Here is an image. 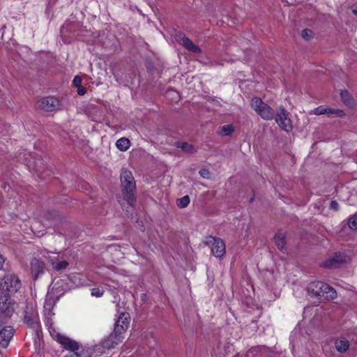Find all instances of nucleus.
Segmentation results:
<instances>
[{
  "label": "nucleus",
  "instance_id": "1",
  "mask_svg": "<svg viewBox=\"0 0 357 357\" xmlns=\"http://www.w3.org/2000/svg\"><path fill=\"white\" fill-rule=\"evenodd\" d=\"M130 319L129 313H121L114 324V331L109 335V340L106 342V346L107 347H114V344H117L122 340L121 335L128 329L130 324Z\"/></svg>",
  "mask_w": 357,
  "mask_h": 357
},
{
  "label": "nucleus",
  "instance_id": "2",
  "mask_svg": "<svg viewBox=\"0 0 357 357\" xmlns=\"http://www.w3.org/2000/svg\"><path fill=\"white\" fill-rule=\"evenodd\" d=\"M121 182L123 199L130 206H133L135 203V197L133 193L135 190V182L131 172L127 169L122 171Z\"/></svg>",
  "mask_w": 357,
  "mask_h": 357
},
{
  "label": "nucleus",
  "instance_id": "3",
  "mask_svg": "<svg viewBox=\"0 0 357 357\" xmlns=\"http://www.w3.org/2000/svg\"><path fill=\"white\" fill-rule=\"evenodd\" d=\"M307 291L310 295L319 298L333 300L337 297L334 288L319 281L310 282L307 287Z\"/></svg>",
  "mask_w": 357,
  "mask_h": 357
},
{
  "label": "nucleus",
  "instance_id": "4",
  "mask_svg": "<svg viewBox=\"0 0 357 357\" xmlns=\"http://www.w3.org/2000/svg\"><path fill=\"white\" fill-rule=\"evenodd\" d=\"M24 322L32 330L36 336H39L40 332V324L38 314L33 305H27L24 310Z\"/></svg>",
  "mask_w": 357,
  "mask_h": 357
},
{
  "label": "nucleus",
  "instance_id": "5",
  "mask_svg": "<svg viewBox=\"0 0 357 357\" xmlns=\"http://www.w3.org/2000/svg\"><path fill=\"white\" fill-rule=\"evenodd\" d=\"M21 287V281L16 275H6L1 283V289L5 294L16 293Z\"/></svg>",
  "mask_w": 357,
  "mask_h": 357
},
{
  "label": "nucleus",
  "instance_id": "6",
  "mask_svg": "<svg viewBox=\"0 0 357 357\" xmlns=\"http://www.w3.org/2000/svg\"><path fill=\"white\" fill-rule=\"evenodd\" d=\"M206 245L211 248V252L217 258H222L226 252L224 241L220 238L208 236L205 241Z\"/></svg>",
  "mask_w": 357,
  "mask_h": 357
},
{
  "label": "nucleus",
  "instance_id": "7",
  "mask_svg": "<svg viewBox=\"0 0 357 357\" xmlns=\"http://www.w3.org/2000/svg\"><path fill=\"white\" fill-rule=\"evenodd\" d=\"M279 127L286 131L290 132L292 128V123L289 113L283 107H280L276 112L274 119Z\"/></svg>",
  "mask_w": 357,
  "mask_h": 357
},
{
  "label": "nucleus",
  "instance_id": "8",
  "mask_svg": "<svg viewBox=\"0 0 357 357\" xmlns=\"http://www.w3.org/2000/svg\"><path fill=\"white\" fill-rule=\"evenodd\" d=\"M349 258L344 253L335 252L324 262L323 266L329 268H336L347 263Z\"/></svg>",
  "mask_w": 357,
  "mask_h": 357
},
{
  "label": "nucleus",
  "instance_id": "9",
  "mask_svg": "<svg viewBox=\"0 0 357 357\" xmlns=\"http://www.w3.org/2000/svg\"><path fill=\"white\" fill-rule=\"evenodd\" d=\"M36 105L45 111L53 112L59 108V101L54 97H46L38 100Z\"/></svg>",
  "mask_w": 357,
  "mask_h": 357
},
{
  "label": "nucleus",
  "instance_id": "10",
  "mask_svg": "<svg viewBox=\"0 0 357 357\" xmlns=\"http://www.w3.org/2000/svg\"><path fill=\"white\" fill-rule=\"evenodd\" d=\"M176 40L181 42L183 46L188 51L193 53H201V49L193 43V42L188 38H187L183 32H178L176 35Z\"/></svg>",
  "mask_w": 357,
  "mask_h": 357
},
{
  "label": "nucleus",
  "instance_id": "11",
  "mask_svg": "<svg viewBox=\"0 0 357 357\" xmlns=\"http://www.w3.org/2000/svg\"><path fill=\"white\" fill-rule=\"evenodd\" d=\"M57 342L59 344H61V346L65 349L69 350L71 351L75 352L79 348V345L78 342H77L76 341H75L68 337H66V336H63L61 335H58Z\"/></svg>",
  "mask_w": 357,
  "mask_h": 357
},
{
  "label": "nucleus",
  "instance_id": "12",
  "mask_svg": "<svg viewBox=\"0 0 357 357\" xmlns=\"http://www.w3.org/2000/svg\"><path fill=\"white\" fill-rule=\"evenodd\" d=\"M14 330L10 326H6L0 331V347H8L11 338L13 336Z\"/></svg>",
  "mask_w": 357,
  "mask_h": 357
},
{
  "label": "nucleus",
  "instance_id": "13",
  "mask_svg": "<svg viewBox=\"0 0 357 357\" xmlns=\"http://www.w3.org/2000/svg\"><path fill=\"white\" fill-rule=\"evenodd\" d=\"M45 263L38 259H33L31 261V275L34 280H36L40 273L44 272Z\"/></svg>",
  "mask_w": 357,
  "mask_h": 357
},
{
  "label": "nucleus",
  "instance_id": "14",
  "mask_svg": "<svg viewBox=\"0 0 357 357\" xmlns=\"http://www.w3.org/2000/svg\"><path fill=\"white\" fill-rule=\"evenodd\" d=\"M266 103H265L261 98L255 97L253 98L250 101L251 107L260 116L262 112V109H264V106H266Z\"/></svg>",
  "mask_w": 357,
  "mask_h": 357
},
{
  "label": "nucleus",
  "instance_id": "15",
  "mask_svg": "<svg viewBox=\"0 0 357 357\" xmlns=\"http://www.w3.org/2000/svg\"><path fill=\"white\" fill-rule=\"evenodd\" d=\"M274 242L278 247L279 250H280L282 252H284L285 250V234L283 232H278L275 236H274Z\"/></svg>",
  "mask_w": 357,
  "mask_h": 357
},
{
  "label": "nucleus",
  "instance_id": "16",
  "mask_svg": "<svg viewBox=\"0 0 357 357\" xmlns=\"http://www.w3.org/2000/svg\"><path fill=\"white\" fill-rule=\"evenodd\" d=\"M335 347L337 351L344 353L349 347V342L345 338H340L335 341Z\"/></svg>",
  "mask_w": 357,
  "mask_h": 357
},
{
  "label": "nucleus",
  "instance_id": "17",
  "mask_svg": "<svg viewBox=\"0 0 357 357\" xmlns=\"http://www.w3.org/2000/svg\"><path fill=\"white\" fill-rule=\"evenodd\" d=\"M275 113L273 108H271L268 105L266 106H264V109H262V112L260 114V116L266 121L272 120L274 119Z\"/></svg>",
  "mask_w": 357,
  "mask_h": 357
},
{
  "label": "nucleus",
  "instance_id": "18",
  "mask_svg": "<svg viewBox=\"0 0 357 357\" xmlns=\"http://www.w3.org/2000/svg\"><path fill=\"white\" fill-rule=\"evenodd\" d=\"M275 113L273 108H271L268 105L266 106H264V109H262V112L260 114V116L266 121L272 120L274 119Z\"/></svg>",
  "mask_w": 357,
  "mask_h": 357
},
{
  "label": "nucleus",
  "instance_id": "19",
  "mask_svg": "<svg viewBox=\"0 0 357 357\" xmlns=\"http://www.w3.org/2000/svg\"><path fill=\"white\" fill-rule=\"evenodd\" d=\"M116 146L121 151H127L130 146V142L128 138L121 137L116 141Z\"/></svg>",
  "mask_w": 357,
  "mask_h": 357
},
{
  "label": "nucleus",
  "instance_id": "20",
  "mask_svg": "<svg viewBox=\"0 0 357 357\" xmlns=\"http://www.w3.org/2000/svg\"><path fill=\"white\" fill-rule=\"evenodd\" d=\"M10 304V298L7 295H0V314L6 312L8 309Z\"/></svg>",
  "mask_w": 357,
  "mask_h": 357
},
{
  "label": "nucleus",
  "instance_id": "21",
  "mask_svg": "<svg viewBox=\"0 0 357 357\" xmlns=\"http://www.w3.org/2000/svg\"><path fill=\"white\" fill-rule=\"evenodd\" d=\"M176 146L177 148H180L183 152L186 153H192L195 151L193 146L187 142H178L176 143Z\"/></svg>",
  "mask_w": 357,
  "mask_h": 357
},
{
  "label": "nucleus",
  "instance_id": "22",
  "mask_svg": "<svg viewBox=\"0 0 357 357\" xmlns=\"http://www.w3.org/2000/svg\"><path fill=\"white\" fill-rule=\"evenodd\" d=\"M326 115L328 117H340L344 115V112L342 109H334L327 107Z\"/></svg>",
  "mask_w": 357,
  "mask_h": 357
},
{
  "label": "nucleus",
  "instance_id": "23",
  "mask_svg": "<svg viewBox=\"0 0 357 357\" xmlns=\"http://www.w3.org/2000/svg\"><path fill=\"white\" fill-rule=\"evenodd\" d=\"M52 267L54 270L60 271L64 270L68 266V262L66 261H61L59 262H52Z\"/></svg>",
  "mask_w": 357,
  "mask_h": 357
},
{
  "label": "nucleus",
  "instance_id": "24",
  "mask_svg": "<svg viewBox=\"0 0 357 357\" xmlns=\"http://www.w3.org/2000/svg\"><path fill=\"white\" fill-rule=\"evenodd\" d=\"M327 106L321 105L309 112L310 114L321 115L326 114Z\"/></svg>",
  "mask_w": 357,
  "mask_h": 357
},
{
  "label": "nucleus",
  "instance_id": "25",
  "mask_svg": "<svg viewBox=\"0 0 357 357\" xmlns=\"http://www.w3.org/2000/svg\"><path fill=\"white\" fill-rule=\"evenodd\" d=\"M234 129L232 125H225L221 128V135L223 136H228L234 132Z\"/></svg>",
  "mask_w": 357,
  "mask_h": 357
},
{
  "label": "nucleus",
  "instance_id": "26",
  "mask_svg": "<svg viewBox=\"0 0 357 357\" xmlns=\"http://www.w3.org/2000/svg\"><path fill=\"white\" fill-rule=\"evenodd\" d=\"M190 203V197L188 195H185L177 201V205L179 208H185Z\"/></svg>",
  "mask_w": 357,
  "mask_h": 357
},
{
  "label": "nucleus",
  "instance_id": "27",
  "mask_svg": "<svg viewBox=\"0 0 357 357\" xmlns=\"http://www.w3.org/2000/svg\"><path fill=\"white\" fill-rule=\"evenodd\" d=\"M340 96L342 100V101L346 105H350L351 103V98L349 93L347 91H342L340 93Z\"/></svg>",
  "mask_w": 357,
  "mask_h": 357
},
{
  "label": "nucleus",
  "instance_id": "28",
  "mask_svg": "<svg viewBox=\"0 0 357 357\" xmlns=\"http://www.w3.org/2000/svg\"><path fill=\"white\" fill-rule=\"evenodd\" d=\"M348 225L351 229L357 230V214L354 215L349 218Z\"/></svg>",
  "mask_w": 357,
  "mask_h": 357
},
{
  "label": "nucleus",
  "instance_id": "29",
  "mask_svg": "<svg viewBox=\"0 0 357 357\" xmlns=\"http://www.w3.org/2000/svg\"><path fill=\"white\" fill-rule=\"evenodd\" d=\"M302 37L305 40H310L312 37V31L310 29H304L301 33Z\"/></svg>",
  "mask_w": 357,
  "mask_h": 357
},
{
  "label": "nucleus",
  "instance_id": "30",
  "mask_svg": "<svg viewBox=\"0 0 357 357\" xmlns=\"http://www.w3.org/2000/svg\"><path fill=\"white\" fill-rule=\"evenodd\" d=\"M199 174L204 178H209L210 177V172L206 169H200Z\"/></svg>",
  "mask_w": 357,
  "mask_h": 357
},
{
  "label": "nucleus",
  "instance_id": "31",
  "mask_svg": "<svg viewBox=\"0 0 357 357\" xmlns=\"http://www.w3.org/2000/svg\"><path fill=\"white\" fill-rule=\"evenodd\" d=\"M73 82L76 87L81 86L82 78L79 76L77 75L74 77Z\"/></svg>",
  "mask_w": 357,
  "mask_h": 357
},
{
  "label": "nucleus",
  "instance_id": "32",
  "mask_svg": "<svg viewBox=\"0 0 357 357\" xmlns=\"http://www.w3.org/2000/svg\"><path fill=\"white\" fill-rule=\"evenodd\" d=\"M77 93L79 96H83L86 93V89L84 86L81 85V86H77Z\"/></svg>",
  "mask_w": 357,
  "mask_h": 357
},
{
  "label": "nucleus",
  "instance_id": "33",
  "mask_svg": "<svg viewBox=\"0 0 357 357\" xmlns=\"http://www.w3.org/2000/svg\"><path fill=\"white\" fill-rule=\"evenodd\" d=\"M92 296H95L96 297H100L102 295V292L100 291L98 289H93L91 291Z\"/></svg>",
  "mask_w": 357,
  "mask_h": 357
},
{
  "label": "nucleus",
  "instance_id": "34",
  "mask_svg": "<svg viewBox=\"0 0 357 357\" xmlns=\"http://www.w3.org/2000/svg\"><path fill=\"white\" fill-rule=\"evenodd\" d=\"M331 208L334 210V211H338V209H339V204H338V203L336 201L333 200L331 202Z\"/></svg>",
  "mask_w": 357,
  "mask_h": 357
},
{
  "label": "nucleus",
  "instance_id": "35",
  "mask_svg": "<svg viewBox=\"0 0 357 357\" xmlns=\"http://www.w3.org/2000/svg\"><path fill=\"white\" fill-rule=\"evenodd\" d=\"M4 262H5L4 257L1 255H0V269L3 268Z\"/></svg>",
  "mask_w": 357,
  "mask_h": 357
},
{
  "label": "nucleus",
  "instance_id": "36",
  "mask_svg": "<svg viewBox=\"0 0 357 357\" xmlns=\"http://www.w3.org/2000/svg\"><path fill=\"white\" fill-rule=\"evenodd\" d=\"M351 11L357 17V6L353 7Z\"/></svg>",
  "mask_w": 357,
  "mask_h": 357
},
{
  "label": "nucleus",
  "instance_id": "37",
  "mask_svg": "<svg viewBox=\"0 0 357 357\" xmlns=\"http://www.w3.org/2000/svg\"><path fill=\"white\" fill-rule=\"evenodd\" d=\"M75 355L77 356V357H80V356H81V355H80V354H78V353H77V352L75 353Z\"/></svg>",
  "mask_w": 357,
  "mask_h": 357
}]
</instances>
